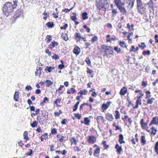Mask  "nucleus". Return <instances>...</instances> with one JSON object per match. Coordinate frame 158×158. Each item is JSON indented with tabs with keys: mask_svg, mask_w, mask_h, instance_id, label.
<instances>
[{
	"mask_svg": "<svg viewBox=\"0 0 158 158\" xmlns=\"http://www.w3.org/2000/svg\"><path fill=\"white\" fill-rule=\"evenodd\" d=\"M115 148L117 149V152H118L119 154H120L122 151L121 147L119 146L118 144H117L116 145Z\"/></svg>",
	"mask_w": 158,
	"mask_h": 158,
	"instance_id": "58836bf2",
	"label": "nucleus"
},
{
	"mask_svg": "<svg viewBox=\"0 0 158 158\" xmlns=\"http://www.w3.org/2000/svg\"><path fill=\"white\" fill-rule=\"evenodd\" d=\"M93 147L94 148H96L94 150L93 152V148H89L88 151L89 156H91L93 155L94 156L95 158H99L100 153V147L97 144H94L93 146Z\"/></svg>",
	"mask_w": 158,
	"mask_h": 158,
	"instance_id": "7ed1b4c3",
	"label": "nucleus"
},
{
	"mask_svg": "<svg viewBox=\"0 0 158 158\" xmlns=\"http://www.w3.org/2000/svg\"><path fill=\"white\" fill-rule=\"evenodd\" d=\"M83 108L85 112H90L92 110V106L91 104H89L87 103H83L80 106L79 109L80 111L82 110Z\"/></svg>",
	"mask_w": 158,
	"mask_h": 158,
	"instance_id": "423d86ee",
	"label": "nucleus"
},
{
	"mask_svg": "<svg viewBox=\"0 0 158 158\" xmlns=\"http://www.w3.org/2000/svg\"><path fill=\"white\" fill-rule=\"evenodd\" d=\"M81 114H80L79 113H76L74 114L75 117L77 118L78 119H80L81 118Z\"/></svg>",
	"mask_w": 158,
	"mask_h": 158,
	"instance_id": "bf43d9fd",
	"label": "nucleus"
},
{
	"mask_svg": "<svg viewBox=\"0 0 158 158\" xmlns=\"http://www.w3.org/2000/svg\"><path fill=\"white\" fill-rule=\"evenodd\" d=\"M98 37L97 35H94L91 39V42L92 44H94L95 42L98 41Z\"/></svg>",
	"mask_w": 158,
	"mask_h": 158,
	"instance_id": "e433bc0d",
	"label": "nucleus"
},
{
	"mask_svg": "<svg viewBox=\"0 0 158 158\" xmlns=\"http://www.w3.org/2000/svg\"><path fill=\"white\" fill-rule=\"evenodd\" d=\"M140 123L141 125V127L142 129L143 130H146V128H148V122H145L144 119H142L140 121Z\"/></svg>",
	"mask_w": 158,
	"mask_h": 158,
	"instance_id": "f8f14e48",
	"label": "nucleus"
},
{
	"mask_svg": "<svg viewBox=\"0 0 158 158\" xmlns=\"http://www.w3.org/2000/svg\"><path fill=\"white\" fill-rule=\"evenodd\" d=\"M151 129L152 130V132L151 133V134H153L154 135H155L157 130L155 129L154 127H151Z\"/></svg>",
	"mask_w": 158,
	"mask_h": 158,
	"instance_id": "8fccbe9b",
	"label": "nucleus"
},
{
	"mask_svg": "<svg viewBox=\"0 0 158 158\" xmlns=\"http://www.w3.org/2000/svg\"><path fill=\"white\" fill-rule=\"evenodd\" d=\"M80 102L78 101L74 105L73 107V111H75L77 109L78 105L79 104Z\"/></svg>",
	"mask_w": 158,
	"mask_h": 158,
	"instance_id": "79ce46f5",
	"label": "nucleus"
},
{
	"mask_svg": "<svg viewBox=\"0 0 158 158\" xmlns=\"http://www.w3.org/2000/svg\"><path fill=\"white\" fill-rule=\"evenodd\" d=\"M38 123V122L36 121H34L32 123H31V125L32 127H35L37 126Z\"/></svg>",
	"mask_w": 158,
	"mask_h": 158,
	"instance_id": "5fc2aeb1",
	"label": "nucleus"
},
{
	"mask_svg": "<svg viewBox=\"0 0 158 158\" xmlns=\"http://www.w3.org/2000/svg\"><path fill=\"white\" fill-rule=\"evenodd\" d=\"M135 92L136 93H140V96H138L137 97V100H141L140 98L143 96V94H142V91L141 90H137L135 91Z\"/></svg>",
	"mask_w": 158,
	"mask_h": 158,
	"instance_id": "f704fd0d",
	"label": "nucleus"
},
{
	"mask_svg": "<svg viewBox=\"0 0 158 158\" xmlns=\"http://www.w3.org/2000/svg\"><path fill=\"white\" fill-rule=\"evenodd\" d=\"M102 144L103 146L104 150H107V149L110 146L109 145L107 144V142L106 140H103L102 142Z\"/></svg>",
	"mask_w": 158,
	"mask_h": 158,
	"instance_id": "b1692460",
	"label": "nucleus"
},
{
	"mask_svg": "<svg viewBox=\"0 0 158 158\" xmlns=\"http://www.w3.org/2000/svg\"><path fill=\"white\" fill-rule=\"evenodd\" d=\"M55 69V67H52V66H47L46 68L45 69V71H46V70H47V71L49 72L50 73L51 72L52 70V69Z\"/></svg>",
	"mask_w": 158,
	"mask_h": 158,
	"instance_id": "ea45409f",
	"label": "nucleus"
},
{
	"mask_svg": "<svg viewBox=\"0 0 158 158\" xmlns=\"http://www.w3.org/2000/svg\"><path fill=\"white\" fill-rule=\"evenodd\" d=\"M117 13L118 12L116 9H113L112 10V16L114 17Z\"/></svg>",
	"mask_w": 158,
	"mask_h": 158,
	"instance_id": "6e6d98bb",
	"label": "nucleus"
},
{
	"mask_svg": "<svg viewBox=\"0 0 158 158\" xmlns=\"http://www.w3.org/2000/svg\"><path fill=\"white\" fill-rule=\"evenodd\" d=\"M85 61V62H86V64L88 65H91V62L90 60L89 59V56L86 57Z\"/></svg>",
	"mask_w": 158,
	"mask_h": 158,
	"instance_id": "de8ad7c7",
	"label": "nucleus"
},
{
	"mask_svg": "<svg viewBox=\"0 0 158 158\" xmlns=\"http://www.w3.org/2000/svg\"><path fill=\"white\" fill-rule=\"evenodd\" d=\"M141 142L143 144H144L146 143V140L145 139V137L144 135H142L141 136Z\"/></svg>",
	"mask_w": 158,
	"mask_h": 158,
	"instance_id": "864d4df0",
	"label": "nucleus"
},
{
	"mask_svg": "<svg viewBox=\"0 0 158 158\" xmlns=\"http://www.w3.org/2000/svg\"><path fill=\"white\" fill-rule=\"evenodd\" d=\"M46 26L48 28H52L54 26L53 22H49L46 24Z\"/></svg>",
	"mask_w": 158,
	"mask_h": 158,
	"instance_id": "4c0bfd02",
	"label": "nucleus"
},
{
	"mask_svg": "<svg viewBox=\"0 0 158 158\" xmlns=\"http://www.w3.org/2000/svg\"><path fill=\"white\" fill-rule=\"evenodd\" d=\"M44 115H38L36 118L40 124L42 125H43L45 123L46 121L48 119V112L46 111H45ZM42 115H43V114L42 113Z\"/></svg>",
	"mask_w": 158,
	"mask_h": 158,
	"instance_id": "39448f33",
	"label": "nucleus"
},
{
	"mask_svg": "<svg viewBox=\"0 0 158 158\" xmlns=\"http://www.w3.org/2000/svg\"><path fill=\"white\" fill-rule=\"evenodd\" d=\"M40 138L41 141H43L44 139H48V134L47 133H44L40 137Z\"/></svg>",
	"mask_w": 158,
	"mask_h": 158,
	"instance_id": "4be33fe9",
	"label": "nucleus"
},
{
	"mask_svg": "<svg viewBox=\"0 0 158 158\" xmlns=\"http://www.w3.org/2000/svg\"><path fill=\"white\" fill-rule=\"evenodd\" d=\"M119 44L122 48H127V45H126L124 41H119Z\"/></svg>",
	"mask_w": 158,
	"mask_h": 158,
	"instance_id": "72a5a7b5",
	"label": "nucleus"
},
{
	"mask_svg": "<svg viewBox=\"0 0 158 158\" xmlns=\"http://www.w3.org/2000/svg\"><path fill=\"white\" fill-rule=\"evenodd\" d=\"M83 27L85 29L86 31L88 33H89L90 31V28L87 27L86 25H84L83 26Z\"/></svg>",
	"mask_w": 158,
	"mask_h": 158,
	"instance_id": "603ef678",
	"label": "nucleus"
},
{
	"mask_svg": "<svg viewBox=\"0 0 158 158\" xmlns=\"http://www.w3.org/2000/svg\"><path fill=\"white\" fill-rule=\"evenodd\" d=\"M87 141L89 144H94L97 141V138L93 135H89L87 139Z\"/></svg>",
	"mask_w": 158,
	"mask_h": 158,
	"instance_id": "6e6552de",
	"label": "nucleus"
},
{
	"mask_svg": "<svg viewBox=\"0 0 158 158\" xmlns=\"http://www.w3.org/2000/svg\"><path fill=\"white\" fill-rule=\"evenodd\" d=\"M57 133V129L55 128H52L51 129V134L53 135H55Z\"/></svg>",
	"mask_w": 158,
	"mask_h": 158,
	"instance_id": "c03bdc74",
	"label": "nucleus"
},
{
	"mask_svg": "<svg viewBox=\"0 0 158 158\" xmlns=\"http://www.w3.org/2000/svg\"><path fill=\"white\" fill-rule=\"evenodd\" d=\"M129 6L131 5V8H132L135 2V0H129Z\"/></svg>",
	"mask_w": 158,
	"mask_h": 158,
	"instance_id": "4d7b16f0",
	"label": "nucleus"
},
{
	"mask_svg": "<svg viewBox=\"0 0 158 158\" xmlns=\"http://www.w3.org/2000/svg\"><path fill=\"white\" fill-rule=\"evenodd\" d=\"M13 11L12 4L11 2H7L4 5L2 8L3 13L6 17L11 15Z\"/></svg>",
	"mask_w": 158,
	"mask_h": 158,
	"instance_id": "f257e3e1",
	"label": "nucleus"
},
{
	"mask_svg": "<svg viewBox=\"0 0 158 158\" xmlns=\"http://www.w3.org/2000/svg\"><path fill=\"white\" fill-rule=\"evenodd\" d=\"M150 52L149 50H147V51H144L143 52V54L144 55H149L150 54Z\"/></svg>",
	"mask_w": 158,
	"mask_h": 158,
	"instance_id": "0e129e2a",
	"label": "nucleus"
},
{
	"mask_svg": "<svg viewBox=\"0 0 158 158\" xmlns=\"http://www.w3.org/2000/svg\"><path fill=\"white\" fill-rule=\"evenodd\" d=\"M87 70L86 71V72L87 73L91 74L92 73H93L94 71H93V70L90 69L89 68H87Z\"/></svg>",
	"mask_w": 158,
	"mask_h": 158,
	"instance_id": "69168bd1",
	"label": "nucleus"
},
{
	"mask_svg": "<svg viewBox=\"0 0 158 158\" xmlns=\"http://www.w3.org/2000/svg\"><path fill=\"white\" fill-rule=\"evenodd\" d=\"M96 119L98 124H100L102 123H104L105 120L104 117L102 116H97L96 118Z\"/></svg>",
	"mask_w": 158,
	"mask_h": 158,
	"instance_id": "dca6fc26",
	"label": "nucleus"
},
{
	"mask_svg": "<svg viewBox=\"0 0 158 158\" xmlns=\"http://www.w3.org/2000/svg\"><path fill=\"white\" fill-rule=\"evenodd\" d=\"M96 6L99 10H102V9H104L105 10L106 9V8L105 7V2L102 0H99L97 2L96 4Z\"/></svg>",
	"mask_w": 158,
	"mask_h": 158,
	"instance_id": "1a4fd4ad",
	"label": "nucleus"
},
{
	"mask_svg": "<svg viewBox=\"0 0 158 158\" xmlns=\"http://www.w3.org/2000/svg\"><path fill=\"white\" fill-rule=\"evenodd\" d=\"M105 116L106 119L109 121H112L114 120V117L111 114L107 113L105 114Z\"/></svg>",
	"mask_w": 158,
	"mask_h": 158,
	"instance_id": "2eb2a0df",
	"label": "nucleus"
},
{
	"mask_svg": "<svg viewBox=\"0 0 158 158\" xmlns=\"http://www.w3.org/2000/svg\"><path fill=\"white\" fill-rule=\"evenodd\" d=\"M87 93V90L85 89H84L83 90H81L80 91L78 92L77 94H80V95L81 96H82V95H86Z\"/></svg>",
	"mask_w": 158,
	"mask_h": 158,
	"instance_id": "5701e85b",
	"label": "nucleus"
},
{
	"mask_svg": "<svg viewBox=\"0 0 158 158\" xmlns=\"http://www.w3.org/2000/svg\"><path fill=\"white\" fill-rule=\"evenodd\" d=\"M81 35L80 32H76L74 35L75 39L77 43L80 42L81 40Z\"/></svg>",
	"mask_w": 158,
	"mask_h": 158,
	"instance_id": "4468645a",
	"label": "nucleus"
},
{
	"mask_svg": "<svg viewBox=\"0 0 158 158\" xmlns=\"http://www.w3.org/2000/svg\"><path fill=\"white\" fill-rule=\"evenodd\" d=\"M61 99L60 98L56 99V100L54 102V104H56V106L58 107H60V106L58 104V103H60L61 102Z\"/></svg>",
	"mask_w": 158,
	"mask_h": 158,
	"instance_id": "2f4dec72",
	"label": "nucleus"
},
{
	"mask_svg": "<svg viewBox=\"0 0 158 158\" xmlns=\"http://www.w3.org/2000/svg\"><path fill=\"white\" fill-rule=\"evenodd\" d=\"M45 83H46V85L47 87H48L51 85L53 84V82L52 81L48 80H47L45 81Z\"/></svg>",
	"mask_w": 158,
	"mask_h": 158,
	"instance_id": "a18cd8bd",
	"label": "nucleus"
},
{
	"mask_svg": "<svg viewBox=\"0 0 158 158\" xmlns=\"http://www.w3.org/2000/svg\"><path fill=\"white\" fill-rule=\"evenodd\" d=\"M111 35L110 34H107L106 35V41L107 43H112V40L115 41L117 40V38L115 36H114L113 37H111Z\"/></svg>",
	"mask_w": 158,
	"mask_h": 158,
	"instance_id": "9d476101",
	"label": "nucleus"
},
{
	"mask_svg": "<svg viewBox=\"0 0 158 158\" xmlns=\"http://www.w3.org/2000/svg\"><path fill=\"white\" fill-rule=\"evenodd\" d=\"M114 2L122 14H126V11L123 7L124 3L122 2V0H114Z\"/></svg>",
	"mask_w": 158,
	"mask_h": 158,
	"instance_id": "20e7f679",
	"label": "nucleus"
},
{
	"mask_svg": "<svg viewBox=\"0 0 158 158\" xmlns=\"http://www.w3.org/2000/svg\"><path fill=\"white\" fill-rule=\"evenodd\" d=\"M84 123L86 126L90 125V120L88 117H85L84 118Z\"/></svg>",
	"mask_w": 158,
	"mask_h": 158,
	"instance_id": "a878e982",
	"label": "nucleus"
},
{
	"mask_svg": "<svg viewBox=\"0 0 158 158\" xmlns=\"http://www.w3.org/2000/svg\"><path fill=\"white\" fill-rule=\"evenodd\" d=\"M111 103V102L108 101L106 104L103 103L101 107L102 110V112H103L106 110L109 106Z\"/></svg>",
	"mask_w": 158,
	"mask_h": 158,
	"instance_id": "9b49d317",
	"label": "nucleus"
},
{
	"mask_svg": "<svg viewBox=\"0 0 158 158\" xmlns=\"http://www.w3.org/2000/svg\"><path fill=\"white\" fill-rule=\"evenodd\" d=\"M76 92V89L73 88H72L70 89L67 91V93L68 94H74Z\"/></svg>",
	"mask_w": 158,
	"mask_h": 158,
	"instance_id": "c756f323",
	"label": "nucleus"
},
{
	"mask_svg": "<svg viewBox=\"0 0 158 158\" xmlns=\"http://www.w3.org/2000/svg\"><path fill=\"white\" fill-rule=\"evenodd\" d=\"M72 15L73 16L70 17L71 19L74 22L75 24L76 25H78L79 23V22L76 21L77 19V14L75 12H73Z\"/></svg>",
	"mask_w": 158,
	"mask_h": 158,
	"instance_id": "ddd939ff",
	"label": "nucleus"
},
{
	"mask_svg": "<svg viewBox=\"0 0 158 158\" xmlns=\"http://www.w3.org/2000/svg\"><path fill=\"white\" fill-rule=\"evenodd\" d=\"M83 147L81 145L73 147V150L75 152H78L81 151Z\"/></svg>",
	"mask_w": 158,
	"mask_h": 158,
	"instance_id": "6ab92c4d",
	"label": "nucleus"
},
{
	"mask_svg": "<svg viewBox=\"0 0 158 158\" xmlns=\"http://www.w3.org/2000/svg\"><path fill=\"white\" fill-rule=\"evenodd\" d=\"M67 122V120L65 118L63 119L61 121V123L62 125H65L66 124Z\"/></svg>",
	"mask_w": 158,
	"mask_h": 158,
	"instance_id": "338daca9",
	"label": "nucleus"
},
{
	"mask_svg": "<svg viewBox=\"0 0 158 158\" xmlns=\"http://www.w3.org/2000/svg\"><path fill=\"white\" fill-rule=\"evenodd\" d=\"M144 5H147L149 9H152L154 7V3L152 0H150L148 2L145 3Z\"/></svg>",
	"mask_w": 158,
	"mask_h": 158,
	"instance_id": "a211bd4d",
	"label": "nucleus"
},
{
	"mask_svg": "<svg viewBox=\"0 0 158 158\" xmlns=\"http://www.w3.org/2000/svg\"><path fill=\"white\" fill-rule=\"evenodd\" d=\"M137 9L139 13L143 14L146 10V9L143 6V3L141 0H136Z\"/></svg>",
	"mask_w": 158,
	"mask_h": 158,
	"instance_id": "0eeeda50",
	"label": "nucleus"
},
{
	"mask_svg": "<svg viewBox=\"0 0 158 158\" xmlns=\"http://www.w3.org/2000/svg\"><path fill=\"white\" fill-rule=\"evenodd\" d=\"M58 45V43L57 42L53 41L48 45V48L50 49H52L55 46H57Z\"/></svg>",
	"mask_w": 158,
	"mask_h": 158,
	"instance_id": "aec40b11",
	"label": "nucleus"
},
{
	"mask_svg": "<svg viewBox=\"0 0 158 158\" xmlns=\"http://www.w3.org/2000/svg\"><path fill=\"white\" fill-rule=\"evenodd\" d=\"M13 2L14 3L13 5H12V7L13 10L15 9L17 6V3L18 1L17 0L13 1Z\"/></svg>",
	"mask_w": 158,
	"mask_h": 158,
	"instance_id": "3c124183",
	"label": "nucleus"
},
{
	"mask_svg": "<svg viewBox=\"0 0 158 158\" xmlns=\"http://www.w3.org/2000/svg\"><path fill=\"white\" fill-rule=\"evenodd\" d=\"M155 149L156 152L158 155V141L156 143L155 146Z\"/></svg>",
	"mask_w": 158,
	"mask_h": 158,
	"instance_id": "13d9d810",
	"label": "nucleus"
},
{
	"mask_svg": "<svg viewBox=\"0 0 158 158\" xmlns=\"http://www.w3.org/2000/svg\"><path fill=\"white\" fill-rule=\"evenodd\" d=\"M82 19L85 20L88 18V14L86 12L83 13L81 15Z\"/></svg>",
	"mask_w": 158,
	"mask_h": 158,
	"instance_id": "473e14b6",
	"label": "nucleus"
},
{
	"mask_svg": "<svg viewBox=\"0 0 158 158\" xmlns=\"http://www.w3.org/2000/svg\"><path fill=\"white\" fill-rule=\"evenodd\" d=\"M52 37L50 35H47L46 36V42L49 43L52 40Z\"/></svg>",
	"mask_w": 158,
	"mask_h": 158,
	"instance_id": "49530a36",
	"label": "nucleus"
},
{
	"mask_svg": "<svg viewBox=\"0 0 158 158\" xmlns=\"http://www.w3.org/2000/svg\"><path fill=\"white\" fill-rule=\"evenodd\" d=\"M81 49L78 46H75L73 50V52L76 55H78L81 52Z\"/></svg>",
	"mask_w": 158,
	"mask_h": 158,
	"instance_id": "f3484780",
	"label": "nucleus"
},
{
	"mask_svg": "<svg viewBox=\"0 0 158 158\" xmlns=\"http://www.w3.org/2000/svg\"><path fill=\"white\" fill-rule=\"evenodd\" d=\"M155 99L153 98H151L148 99L147 100V103L148 104H151L152 103Z\"/></svg>",
	"mask_w": 158,
	"mask_h": 158,
	"instance_id": "37998d69",
	"label": "nucleus"
},
{
	"mask_svg": "<svg viewBox=\"0 0 158 158\" xmlns=\"http://www.w3.org/2000/svg\"><path fill=\"white\" fill-rule=\"evenodd\" d=\"M19 93L18 91H16L15 92L14 95V100L16 102H17L18 101Z\"/></svg>",
	"mask_w": 158,
	"mask_h": 158,
	"instance_id": "393cba45",
	"label": "nucleus"
},
{
	"mask_svg": "<svg viewBox=\"0 0 158 158\" xmlns=\"http://www.w3.org/2000/svg\"><path fill=\"white\" fill-rule=\"evenodd\" d=\"M61 37L66 41L68 40L69 39L67 35L65 33H62L61 35Z\"/></svg>",
	"mask_w": 158,
	"mask_h": 158,
	"instance_id": "c9c22d12",
	"label": "nucleus"
},
{
	"mask_svg": "<svg viewBox=\"0 0 158 158\" xmlns=\"http://www.w3.org/2000/svg\"><path fill=\"white\" fill-rule=\"evenodd\" d=\"M123 135L121 134L119 135V140L118 141L121 144L125 143V142L123 140Z\"/></svg>",
	"mask_w": 158,
	"mask_h": 158,
	"instance_id": "c85d7f7f",
	"label": "nucleus"
},
{
	"mask_svg": "<svg viewBox=\"0 0 158 158\" xmlns=\"http://www.w3.org/2000/svg\"><path fill=\"white\" fill-rule=\"evenodd\" d=\"M139 47L141 48L142 49H144L146 47V46L144 43H142L141 45L139 44Z\"/></svg>",
	"mask_w": 158,
	"mask_h": 158,
	"instance_id": "052dcab7",
	"label": "nucleus"
},
{
	"mask_svg": "<svg viewBox=\"0 0 158 158\" xmlns=\"http://www.w3.org/2000/svg\"><path fill=\"white\" fill-rule=\"evenodd\" d=\"M28 133L27 131H25L23 133V138L25 140V142H27V140L29 139L28 136Z\"/></svg>",
	"mask_w": 158,
	"mask_h": 158,
	"instance_id": "bb28decb",
	"label": "nucleus"
},
{
	"mask_svg": "<svg viewBox=\"0 0 158 158\" xmlns=\"http://www.w3.org/2000/svg\"><path fill=\"white\" fill-rule=\"evenodd\" d=\"M114 50L117 52L118 53H120L121 52V49L120 48H119L118 46L114 47Z\"/></svg>",
	"mask_w": 158,
	"mask_h": 158,
	"instance_id": "680f3d73",
	"label": "nucleus"
},
{
	"mask_svg": "<svg viewBox=\"0 0 158 158\" xmlns=\"http://www.w3.org/2000/svg\"><path fill=\"white\" fill-rule=\"evenodd\" d=\"M154 124L157 125L158 124V116L153 118L151 121Z\"/></svg>",
	"mask_w": 158,
	"mask_h": 158,
	"instance_id": "7c9ffc66",
	"label": "nucleus"
},
{
	"mask_svg": "<svg viewBox=\"0 0 158 158\" xmlns=\"http://www.w3.org/2000/svg\"><path fill=\"white\" fill-rule=\"evenodd\" d=\"M127 92V89L125 87L123 88L121 90L120 94L121 95H124Z\"/></svg>",
	"mask_w": 158,
	"mask_h": 158,
	"instance_id": "cd10ccee",
	"label": "nucleus"
},
{
	"mask_svg": "<svg viewBox=\"0 0 158 158\" xmlns=\"http://www.w3.org/2000/svg\"><path fill=\"white\" fill-rule=\"evenodd\" d=\"M69 141L71 143V145H72L73 144H74L75 145H77V141L76 139L74 137H73L72 138H70L69 139Z\"/></svg>",
	"mask_w": 158,
	"mask_h": 158,
	"instance_id": "412c9836",
	"label": "nucleus"
},
{
	"mask_svg": "<svg viewBox=\"0 0 158 158\" xmlns=\"http://www.w3.org/2000/svg\"><path fill=\"white\" fill-rule=\"evenodd\" d=\"M141 100H137L136 101V104L135 106L134 107L135 108H137L138 107L139 105H141Z\"/></svg>",
	"mask_w": 158,
	"mask_h": 158,
	"instance_id": "09e8293b",
	"label": "nucleus"
},
{
	"mask_svg": "<svg viewBox=\"0 0 158 158\" xmlns=\"http://www.w3.org/2000/svg\"><path fill=\"white\" fill-rule=\"evenodd\" d=\"M115 118L116 119H118L120 118V113L118 110H116L115 112Z\"/></svg>",
	"mask_w": 158,
	"mask_h": 158,
	"instance_id": "a19ab883",
	"label": "nucleus"
},
{
	"mask_svg": "<svg viewBox=\"0 0 158 158\" xmlns=\"http://www.w3.org/2000/svg\"><path fill=\"white\" fill-rule=\"evenodd\" d=\"M113 48L110 46H107L105 45H101L100 52L101 53H104L103 56H108L109 55H113L114 52Z\"/></svg>",
	"mask_w": 158,
	"mask_h": 158,
	"instance_id": "f03ea898",
	"label": "nucleus"
},
{
	"mask_svg": "<svg viewBox=\"0 0 158 158\" xmlns=\"http://www.w3.org/2000/svg\"><path fill=\"white\" fill-rule=\"evenodd\" d=\"M155 42L156 43H158V35H155L154 36Z\"/></svg>",
	"mask_w": 158,
	"mask_h": 158,
	"instance_id": "774afa93",
	"label": "nucleus"
},
{
	"mask_svg": "<svg viewBox=\"0 0 158 158\" xmlns=\"http://www.w3.org/2000/svg\"><path fill=\"white\" fill-rule=\"evenodd\" d=\"M52 58L53 59H55L56 60L59 58V56L57 54H54V55L52 56Z\"/></svg>",
	"mask_w": 158,
	"mask_h": 158,
	"instance_id": "e2e57ef3",
	"label": "nucleus"
}]
</instances>
